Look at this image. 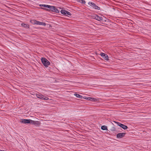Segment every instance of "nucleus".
Instances as JSON below:
<instances>
[{"instance_id":"obj_1","label":"nucleus","mask_w":151,"mask_h":151,"mask_svg":"<svg viewBox=\"0 0 151 151\" xmlns=\"http://www.w3.org/2000/svg\"><path fill=\"white\" fill-rule=\"evenodd\" d=\"M39 6L41 7V9L47 11L50 10L52 12H55L56 13H59V11L56 7L51 6L47 4H40Z\"/></svg>"},{"instance_id":"obj_2","label":"nucleus","mask_w":151,"mask_h":151,"mask_svg":"<svg viewBox=\"0 0 151 151\" xmlns=\"http://www.w3.org/2000/svg\"><path fill=\"white\" fill-rule=\"evenodd\" d=\"M41 61L44 65L46 67H48L50 64V62L45 58H42Z\"/></svg>"},{"instance_id":"obj_3","label":"nucleus","mask_w":151,"mask_h":151,"mask_svg":"<svg viewBox=\"0 0 151 151\" xmlns=\"http://www.w3.org/2000/svg\"><path fill=\"white\" fill-rule=\"evenodd\" d=\"M36 96L37 98L42 100H47L49 99V98L45 96L41 93L37 94Z\"/></svg>"},{"instance_id":"obj_4","label":"nucleus","mask_w":151,"mask_h":151,"mask_svg":"<svg viewBox=\"0 0 151 151\" xmlns=\"http://www.w3.org/2000/svg\"><path fill=\"white\" fill-rule=\"evenodd\" d=\"M88 4L95 9H97L98 10L100 9V7L97 6L94 3L89 2L88 3Z\"/></svg>"},{"instance_id":"obj_5","label":"nucleus","mask_w":151,"mask_h":151,"mask_svg":"<svg viewBox=\"0 0 151 151\" xmlns=\"http://www.w3.org/2000/svg\"><path fill=\"white\" fill-rule=\"evenodd\" d=\"M60 12L62 14L68 17L71 16V15L70 12L64 10H61L60 11Z\"/></svg>"},{"instance_id":"obj_6","label":"nucleus","mask_w":151,"mask_h":151,"mask_svg":"<svg viewBox=\"0 0 151 151\" xmlns=\"http://www.w3.org/2000/svg\"><path fill=\"white\" fill-rule=\"evenodd\" d=\"M32 120L27 119H22L21 122L24 124H31Z\"/></svg>"},{"instance_id":"obj_7","label":"nucleus","mask_w":151,"mask_h":151,"mask_svg":"<svg viewBox=\"0 0 151 151\" xmlns=\"http://www.w3.org/2000/svg\"><path fill=\"white\" fill-rule=\"evenodd\" d=\"M115 122L116 123L118 126H120L124 129H126L128 128V127L127 126H126L120 123L119 122Z\"/></svg>"},{"instance_id":"obj_8","label":"nucleus","mask_w":151,"mask_h":151,"mask_svg":"<svg viewBox=\"0 0 151 151\" xmlns=\"http://www.w3.org/2000/svg\"><path fill=\"white\" fill-rule=\"evenodd\" d=\"M125 133H119L116 134V137L118 139L122 138L124 137Z\"/></svg>"},{"instance_id":"obj_9","label":"nucleus","mask_w":151,"mask_h":151,"mask_svg":"<svg viewBox=\"0 0 151 151\" xmlns=\"http://www.w3.org/2000/svg\"><path fill=\"white\" fill-rule=\"evenodd\" d=\"M31 124L34 125L36 126H38L41 124L40 121L32 120Z\"/></svg>"},{"instance_id":"obj_10","label":"nucleus","mask_w":151,"mask_h":151,"mask_svg":"<svg viewBox=\"0 0 151 151\" xmlns=\"http://www.w3.org/2000/svg\"><path fill=\"white\" fill-rule=\"evenodd\" d=\"M93 19L100 21L103 20V17H102L99 16L96 14H95L93 16Z\"/></svg>"},{"instance_id":"obj_11","label":"nucleus","mask_w":151,"mask_h":151,"mask_svg":"<svg viewBox=\"0 0 151 151\" xmlns=\"http://www.w3.org/2000/svg\"><path fill=\"white\" fill-rule=\"evenodd\" d=\"M100 55L104 59L106 60H109V57L107 55L102 52L101 53Z\"/></svg>"},{"instance_id":"obj_12","label":"nucleus","mask_w":151,"mask_h":151,"mask_svg":"<svg viewBox=\"0 0 151 151\" xmlns=\"http://www.w3.org/2000/svg\"><path fill=\"white\" fill-rule=\"evenodd\" d=\"M21 25L22 27L25 28H29V25L23 23H22L21 24Z\"/></svg>"},{"instance_id":"obj_13","label":"nucleus","mask_w":151,"mask_h":151,"mask_svg":"<svg viewBox=\"0 0 151 151\" xmlns=\"http://www.w3.org/2000/svg\"><path fill=\"white\" fill-rule=\"evenodd\" d=\"M37 25L45 26L46 25V24L45 23L37 21Z\"/></svg>"},{"instance_id":"obj_14","label":"nucleus","mask_w":151,"mask_h":151,"mask_svg":"<svg viewBox=\"0 0 151 151\" xmlns=\"http://www.w3.org/2000/svg\"><path fill=\"white\" fill-rule=\"evenodd\" d=\"M88 99L89 100L91 101H97V99H96L95 98H91V97H89L88 98Z\"/></svg>"},{"instance_id":"obj_15","label":"nucleus","mask_w":151,"mask_h":151,"mask_svg":"<svg viewBox=\"0 0 151 151\" xmlns=\"http://www.w3.org/2000/svg\"><path fill=\"white\" fill-rule=\"evenodd\" d=\"M30 22L33 24H37V21L35 20H31Z\"/></svg>"},{"instance_id":"obj_16","label":"nucleus","mask_w":151,"mask_h":151,"mask_svg":"<svg viewBox=\"0 0 151 151\" xmlns=\"http://www.w3.org/2000/svg\"><path fill=\"white\" fill-rule=\"evenodd\" d=\"M74 95L76 96V97L80 99H82L83 98V96L77 93H74Z\"/></svg>"},{"instance_id":"obj_17","label":"nucleus","mask_w":151,"mask_h":151,"mask_svg":"<svg viewBox=\"0 0 151 151\" xmlns=\"http://www.w3.org/2000/svg\"><path fill=\"white\" fill-rule=\"evenodd\" d=\"M101 129L103 130H107V126L104 125L101 126Z\"/></svg>"},{"instance_id":"obj_18","label":"nucleus","mask_w":151,"mask_h":151,"mask_svg":"<svg viewBox=\"0 0 151 151\" xmlns=\"http://www.w3.org/2000/svg\"><path fill=\"white\" fill-rule=\"evenodd\" d=\"M77 1L82 4H85L86 3L84 0H78Z\"/></svg>"},{"instance_id":"obj_19","label":"nucleus","mask_w":151,"mask_h":151,"mask_svg":"<svg viewBox=\"0 0 151 151\" xmlns=\"http://www.w3.org/2000/svg\"><path fill=\"white\" fill-rule=\"evenodd\" d=\"M111 131H116V129L114 127H113L111 129Z\"/></svg>"}]
</instances>
